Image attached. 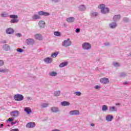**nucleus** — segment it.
Here are the masks:
<instances>
[{
  "label": "nucleus",
  "instance_id": "1",
  "mask_svg": "<svg viewBox=\"0 0 131 131\" xmlns=\"http://www.w3.org/2000/svg\"><path fill=\"white\" fill-rule=\"evenodd\" d=\"M98 9L101 10V12L102 14H108L110 12L109 8L106 7L105 5L104 4H100L98 6Z\"/></svg>",
  "mask_w": 131,
  "mask_h": 131
},
{
  "label": "nucleus",
  "instance_id": "2",
  "mask_svg": "<svg viewBox=\"0 0 131 131\" xmlns=\"http://www.w3.org/2000/svg\"><path fill=\"white\" fill-rule=\"evenodd\" d=\"M63 47L67 48V47H70L71 46V41H70V38H68L67 40H65L64 41L62 42V43Z\"/></svg>",
  "mask_w": 131,
  "mask_h": 131
},
{
  "label": "nucleus",
  "instance_id": "3",
  "mask_svg": "<svg viewBox=\"0 0 131 131\" xmlns=\"http://www.w3.org/2000/svg\"><path fill=\"white\" fill-rule=\"evenodd\" d=\"M82 48L84 50H90V49H91L92 46L90 43L85 42L82 45Z\"/></svg>",
  "mask_w": 131,
  "mask_h": 131
},
{
  "label": "nucleus",
  "instance_id": "4",
  "mask_svg": "<svg viewBox=\"0 0 131 131\" xmlns=\"http://www.w3.org/2000/svg\"><path fill=\"white\" fill-rule=\"evenodd\" d=\"M100 81L103 84L109 83V79L107 78H102L100 79Z\"/></svg>",
  "mask_w": 131,
  "mask_h": 131
},
{
  "label": "nucleus",
  "instance_id": "5",
  "mask_svg": "<svg viewBox=\"0 0 131 131\" xmlns=\"http://www.w3.org/2000/svg\"><path fill=\"white\" fill-rule=\"evenodd\" d=\"M24 99V97L21 95H16L14 96V100L15 101H22Z\"/></svg>",
  "mask_w": 131,
  "mask_h": 131
},
{
  "label": "nucleus",
  "instance_id": "6",
  "mask_svg": "<svg viewBox=\"0 0 131 131\" xmlns=\"http://www.w3.org/2000/svg\"><path fill=\"white\" fill-rule=\"evenodd\" d=\"M35 123L33 122H31L30 123H28L26 125V127L28 128H32L33 127H35Z\"/></svg>",
  "mask_w": 131,
  "mask_h": 131
},
{
  "label": "nucleus",
  "instance_id": "7",
  "mask_svg": "<svg viewBox=\"0 0 131 131\" xmlns=\"http://www.w3.org/2000/svg\"><path fill=\"white\" fill-rule=\"evenodd\" d=\"M11 116L12 117H17L19 115V112L18 111H15L10 113Z\"/></svg>",
  "mask_w": 131,
  "mask_h": 131
},
{
  "label": "nucleus",
  "instance_id": "8",
  "mask_svg": "<svg viewBox=\"0 0 131 131\" xmlns=\"http://www.w3.org/2000/svg\"><path fill=\"white\" fill-rule=\"evenodd\" d=\"M79 111L78 110H74L70 112L71 115H79Z\"/></svg>",
  "mask_w": 131,
  "mask_h": 131
},
{
  "label": "nucleus",
  "instance_id": "9",
  "mask_svg": "<svg viewBox=\"0 0 131 131\" xmlns=\"http://www.w3.org/2000/svg\"><path fill=\"white\" fill-rule=\"evenodd\" d=\"M38 14L40 15V16H50V13L42 11L38 12Z\"/></svg>",
  "mask_w": 131,
  "mask_h": 131
},
{
  "label": "nucleus",
  "instance_id": "10",
  "mask_svg": "<svg viewBox=\"0 0 131 131\" xmlns=\"http://www.w3.org/2000/svg\"><path fill=\"white\" fill-rule=\"evenodd\" d=\"M14 31V29L11 28L6 29V33H7V34H13Z\"/></svg>",
  "mask_w": 131,
  "mask_h": 131
},
{
  "label": "nucleus",
  "instance_id": "11",
  "mask_svg": "<svg viewBox=\"0 0 131 131\" xmlns=\"http://www.w3.org/2000/svg\"><path fill=\"white\" fill-rule=\"evenodd\" d=\"M26 43L29 45H33L34 43V40L32 39H28L26 40Z\"/></svg>",
  "mask_w": 131,
  "mask_h": 131
},
{
  "label": "nucleus",
  "instance_id": "12",
  "mask_svg": "<svg viewBox=\"0 0 131 131\" xmlns=\"http://www.w3.org/2000/svg\"><path fill=\"white\" fill-rule=\"evenodd\" d=\"M46 25V23L43 20H40L39 21V26L40 28H43Z\"/></svg>",
  "mask_w": 131,
  "mask_h": 131
},
{
  "label": "nucleus",
  "instance_id": "13",
  "mask_svg": "<svg viewBox=\"0 0 131 131\" xmlns=\"http://www.w3.org/2000/svg\"><path fill=\"white\" fill-rule=\"evenodd\" d=\"M35 38L38 40H41L42 39V36L40 34H37L35 35Z\"/></svg>",
  "mask_w": 131,
  "mask_h": 131
},
{
  "label": "nucleus",
  "instance_id": "14",
  "mask_svg": "<svg viewBox=\"0 0 131 131\" xmlns=\"http://www.w3.org/2000/svg\"><path fill=\"white\" fill-rule=\"evenodd\" d=\"M112 119H113V116L111 115H108L106 117V120L108 122L112 121Z\"/></svg>",
  "mask_w": 131,
  "mask_h": 131
},
{
  "label": "nucleus",
  "instance_id": "15",
  "mask_svg": "<svg viewBox=\"0 0 131 131\" xmlns=\"http://www.w3.org/2000/svg\"><path fill=\"white\" fill-rule=\"evenodd\" d=\"M120 18H121L120 15H116L114 16L113 19L114 21H118V20L120 19Z\"/></svg>",
  "mask_w": 131,
  "mask_h": 131
},
{
  "label": "nucleus",
  "instance_id": "16",
  "mask_svg": "<svg viewBox=\"0 0 131 131\" xmlns=\"http://www.w3.org/2000/svg\"><path fill=\"white\" fill-rule=\"evenodd\" d=\"M75 20V19L73 17L67 18V21L68 22V23H72V22H73Z\"/></svg>",
  "mask_w": 131,
  "mask_h": 131
},
{
  "label": "nucleus",
  "instance_id": "17",
  "mask_svg": "<svg viewBox=\"0 0 131 131\" xmlns=\"http://www.w3.org/2000/svg\"><path fill=\"white\" fill-rule=\"evenodd\" d=\"M68 64V62L65 61L60 63L59 64V67L62 68V67H65V66H67Z\"/></svg>",
  "mask_w": 131,
  "mask_h": 131
},
{
  "label": "nucleus",
  "instance_id": "18",
  "mask_svg": "<svg viewBox=\"0 0 131 131\" xmlns=\"http://www.w3.org/2000/svg\"><path fill=\"white\" fill-rule=\"evenodd\" d=\"M61 106H69L70 105V103L68 101H63L61 103Z\"/></svg>",
  "mask_w": 131,
  "mask_h": 131
},
{
  "label": "nucleus",
  "instance_id": "19",
  "mask_svg": "<svg viewBox=\"0 0 131 131\" xmlns=\"http://www.w3.org/2000/svg\"><path fill=\"white\" fill-rule=\"evenodd\" d=\"M25 111L27 113V114H30L31 113V109L29 107H25Z\"/></svg>",
  "mask_w": 131,
  "mask_h": 131
},
{
  "label": "nucleus",
  "instance_id": "20",
  "mask_svg": "<svg viewBox=\"0 0 131 131\" xmlns=\"http://www.w3.org/2000/svg\"><path fill=\"white\" fill-rule=\"evenodd\" d=\"M52 58H50V57H47L44 59V61L47 63H51L52 62Z\"/></svg>",
  "mask_w": 131,
  "mask_h": 131
},
{
  "label": "nucleus",
  "instance_id": "21",
  "mask_svg": "<svg viewBox=\"0 0 131 131\" xmlns=\"http://www.w3.org/2000/svg\"><path fill=\"white\" fill-rule=\"evenodd\" d=\"M32 19H33V20H36L37 19H40V16H39V15H38L34 14L32 16Z\"/></svg>",
  "mask_w": 131,
  "mask_h": 131
},
{
  "label": "nucleus",
  "instance_id": "22",
  "mask_svg": "<svg viewBox=\"0 0 131 131\" xmlns=\"http://www.w3.org/2000/svg\"><path fill=\"white\" fill-rule=\"evenodd\" d=\"M79 11H85V6L84 5H80L79 7Z\"/></svg>",
  "mask_w": 131,
  "mask_h": 131
},
{
  "label": "nucleus",
  "instance_id": "23",
  "mask_svg": "<svg viewBox=\"0 0 131 131\" xmlns=\"http://www.w3.org/2000/svg\"><path fill=\"white\" fill-rule=\"evenodd\" d=\"M51 111L53 113L58 112L59 111V109L57 107H52L51 108Z\"/></svg>",
  "mask_w": 131,
  "mask_h": 131
},
{
  "label": "nucleus",
  "instance_id": "24",
  "mask_svg": "<svg viewBox=\"0 0 131 131\" xmlns=\"http://www.w3.org/2000/svg\"><path fill=\"white\" fill-rule=\"evenodd\" d=\"M110 27H111V28H115V27H116V23H112L110 24Z\"/></svg>",
  "mask_w": 131,
  "mask_h": 131
},
{
  "label": "nucleus",
  "instance_id": "25",
  "mask_svg": "<svg viewBox=\"0 0 131 131\" xmlns=\"http://www.w3.org/2000/svg\"><path fill=\"white\" fill-rule=\"evenodd\" d=\"M54 34L56 36H61V33L60 32L55 31L54 32Z\"/></svg>",
  "mask_w": 131,
  "mask_h": 131
},
{
  "label": "nucleus",
  "instance_id": "26",
  "mask_svg": "<svg viewBox=\"0 0 131 131\" xmlns=\"http://www.w3.org/2000/svg\"><path fill=\"white\" fill-rule=\"evenodd\" d=\"M1 17L3 18H5L6 17H8V13L6 12H4L1 14Z\"/></svg>",
  "mask_w": 131,
  "mask_h": 131
},
{
  "label": "nucleus",
  "instance_id": "27",
  "mask_svg": "<svg viewBox=\"0 0 131 131\" xmlns=\"http://www.w3.org/2000/svg\"><path fill=\"white\" fill-rule=\"evenodd\" d=\"M10 18H11L12 19H18V15H10Z\"/></svg>",
  "mask_w": 131,
  "mask_h": 131
},
{
  "label": "nucleus",
  "instance_id": "28",
  "mask_svg": "<svg viewBox=\"0 0 131 131\" xmlns=\"http://www.w3.org/2000/svg\"><path fill=\"white\" fill-rule=\"evenodd\" d=\"M102 109L103 111H107L108 110V107H107V105H103Z\"/></svg>",
  "mask_w": 131,
  "mask_h": 131
},
{
  "label": "nucleus",
  "instance_id": "29",
  "mask_svg": "<svg viewBox=\"0 0 131 131\" xmlns=\"http://www.w3.org/2000/svg\"><path fill=\"white\" fill-rule=\"evenodd\" d=\"M60 91H56L54 93V96L55 97H58V96H60Z\"/></svg>",
  "mask_w": 131,
  "mask_h": 131
},
{
  "label": "nucleus",
  "instance_id": "30",
  "mask_svg": "<svg viewBox=\"0 0 131 131\" xmlns=\"http://www.w3.org/2000/svg\"><path fill=\"white\" fill-rule=\"evenodd\" d=\"M116 110H115V106H111L110 107V111H111V112H113V111H116Z\"/></svg>",
  "mask_w": 131,
  "mask_h": 131
},
{
  "label": "nucleus",
  "instance_id": "31",
  "mask_svg": "<svg viewBox=\"0 0 131 131\" xmlns=\"http://www.w3.org/2000/svg\"><path fill=\"white\" fill-rule=\"evenodd\" d=\"M19 20L18 19L14 18L13 19H12L10 22L11 23H17Z\"/></svg>",
  "mask_w": 131,
  "mask_h": 131
},
{
  "label": "nucleus",
  "instance_id": "32",
  "mask_svg": "<svg viewBox=\"0 0 131 131\" xmlns=\"http://www.w3.org/2000/svg\"><path fill=\"white\" fill-rule=\"evenodd\" d=\"M57 56H58V53H53L51 55L52 58H56V57H57Z\"/></svg>",
  "mask_w": 131,
  "mask_h": 131
},
{
  "label": "nucleus",
  "instance_id": "33",
  "mask_svg": "<svg viewBox=\"0 0 131 131\" xmlns=\"http://www.w3.org/2000/svg\"><path fill=\"white\" fill-rule=\"evenodd\" d=\"M50 76H56L57 73L53 72L50 74Z\"/></svg>",
  "mask_w": 131,
  "mask_h": 131
},
{
  "label": "nucleus",
  "instance_id": "34",
  "mask_svg": "<svg viewBox=\"0 0 131 131\" xmlns=\"http://www.w3.org/2000/svg\"><path fill=\"white\" fill-rule=\"evenodd\" d=\"M17 52H18V53H22L23 52V49L20 48H18L17 49Z\"/></svg>",
  "mask_w": 131,
  "mask_h": 131
},
{
  "label": "nucleus",
  "instance_id": "35",
  "mask_svg": "<svg viewBox=\"0 0 131 131\" xmlns=\"http://www.w3.org/2000/svg\"><path fill=\"white\" fill-rule=\"evenodd\" d=\"M48 106V104L47 103H43L42 105V108H47Z\"/></svg>",
  "mask_w": 131,
  "mask_h": 131
},
{
  "label": "nucleus",
  "instance_id": "36",
  "mask_svg": "<svg viewBox=\"0 0 131 131\" xmlns=\"http://www.w3.org/2000/svg\"><path fill=\"white\" fill-rule=\"evenodd\" d=\"M7 71H8V70H4V69H0V72L5 73V72H7Z\"/></svg>",
  "mask_w": 131,
  "mask_h": 131
},
{
  "label": "nucleus",
  "instance_id": "37",
  "mask_svg": "<svg viewBox=\"0 0 131 131\" xmlns=\"http://www.w3.org/2000/svg\"><path fill=\"white\" fill-rule=\"evenodd\" d=\"M4 64L5 62H4V61L0 60V67L3 66V65H4Z\"/></svg>",
  "mask_w": 131,
  "mask_h": 131
},
{
  "label": "nucleus",
  "instance_id": "38",
  "mask_svg": "<svg viewBox=\"0 0 131 131\" xmlns=\"http://www.w3.org/2000/svg\"><path fill=\"white\" fill-rule=\"evenodd\" d=\"M14 120V118H9L7 121H9V122H11V121H13Z\"/></svg>",
  "mask_w": 131,
  "mask_h": 131
},
{
  "label": "nucleus",
  "instance_id": "39",
  "mask_svg": "<svg viewBox=\"0 0 131 131\" xmlns=\"http://www.w3.org/2000/svg\"><path fill=\"white\" fill-rule=\"evenodd\" d=\"M97 15H98V13H97V12L92 13V16L93 17H96Z\"/></svg>",
  "mask_w": 131,
  "mask_h": 131
},
{
  "label": "nucleus",
  "instance_id": "40",
  "mask_svg": "<svg viewBox=\"0 0 131 131\" xmlns=\"http://www.w3.org/2000/svg\"><path fill=\"white\" fill-rule=\"evenodd\" d=\"M75 94L77 96H80V95H81V93H80L79 92H75Z\"/></svg>",
  "mask_w": 131,
  "mask_h": 131
},
{
  "label": "nucleus",
  "instance_id": "41",
  "mask_svg": "<svg viewBox=\"0 0 131 131\" xmlns=\"http://www.w3.org/2000/svg\"><path fill=\"white\" fill-rule=\"evenodd\" d=\"M79 31H80V29H77L76 30V32L77 33H78V32H79Z\"/></svg>",
  "mask_w": 131,
  "mask_h": 131
},
{
  "label": "nucleus",
  "instance_id": "42",
  "mask_svg": "<svg viewBox=\"0 0 131 131\" xmlns=\"http://www.w3.org/2000/svg\"><path fill=\"white\" fill-rule=\"evenodd\" d=\"M114 66H118V63L116 62L114 64Z\"/></svg>",
  "mask_w": 131,
  "mask_h": 131
},
{
  "label": "nucleus",
  "instance_id": "43",
  "mask_svg": "<svg viewBox=\"0 0 131 131\" xmlns=\"http://www.w3.org/2000/svg\"><path fill=\"white\" fill-rule=\"evenodd\" d=\"M99 85H96V86H95V89H96V90H98V89H99Z\"/></svg>",
  "mask_w": 131,
  "mask_h": 131
},
{
  "label": "nucleus",
  "instance_id": "44",
  "mask_svg": "<svg viewBox=\"0 0 131 131\" xmlns=\"http://www.w3.org/2000/svg\"><path fill=\"white\" fill-rule=\"evenodd\" d=\"M11 124H16V122H12Z\"/></svg>",
  "mask_w": 131,
  "mask_h": 131
},
{
  "label": "nucleus",
  "instance_id": "45",
  "mask_svg": "<svg viewBox=\"0 0 131 131\" xmlns=\"http://www.w3.org/2000/svg\"><path fill=\"white\" fill-rule=\"evenodd\" d=\"M52 131H60V130H59V129H54V130H52Z\"/></svg>",
  "mask_w": 131,
  "mask_h": 131
},
{
  "label": "nucleus",
  "instance_id": "46",
  "mask_svg": "<svg viewBox=\"0 0 131 131\" xmlns=\"http://www.w3.org/2000/svg\"><path fill=\"white\" fill-rule=\"evenodd\" d=\"M53 2H54L55 3H57L58 2V0H52Z\"/></svg>",
  "mask_w": 131,
  "mask_h": 131
},
{
  "label": "nucleus",
  "instance_id": "47",
  "mask_svg": "<svg viewBox=\"0 0 131 131\" xmlns=\"http://www.w3.org/2000/svg\"><path fill=\"white\" fill-rule=\"evenodd\" d=\"M91 126H95V124H91Z\"/></svg>",
  "mask_w": 131,
  "mask_h": 131
},
{
  "label": "nucleus",
  "instance_id": "48",
  "mask_svg": "<svg viewBox=\"0 0 131 131\" xmlns=\"http://www.w3.org/2000/svg\"><path fill=\"white\" fill-rule=\"evenodd\" d=\"M124 84H127V82H124Z\"/></svg>",
  "mask_w": 131,
  "mask_h": 131
},
{
  "label": "nucleus",
  "instance_id": "49",
  "mask_svg": "<svg viewBox=\"0 0 131 131\" xmlns=\"http://www.w3.org/2000/svg\"><path fill=\"white\" fill-rule=\"evenodd\" d=\"M116 105H118V106H119V105H120V104H119V103H117V104H116Z\"/></svg>",
  "mask_w": 131,
  "mask_h": 131
},
{
  "label": "nucleus",
  "instance_id": "50",
  "mask_svg": "<svg viewBox=\"0 0 131 131\" xmlns=\"http://www.w3.org/2000/svg\"><path fill=\"white\" fill-rule=\"evenodd\" d=\"M17 35H18V36H20V34H17Z\"/></svg>",
  "mask_w": 131,
  "mask_h": 131
},
{
  "label": "nucleus",
  "instance_id": "51",
  "mask_svg": "<svg viewBox=\"0 0 131 131\" xmlns=\"http://www.w3.org/2000/svg\"><path fill=\"white\" fill-rule=\"evenodd\" d=\"M1 126H4V124H2Z\"/></svg>",
  "mask_w": 131,
  "mask_h": 131
}]
</instances>
